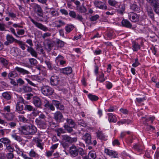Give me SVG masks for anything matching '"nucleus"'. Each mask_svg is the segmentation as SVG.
Returning <instances> with one entry per match:
<instances>
[{
  "label": "nucleus",
  "instance_id": "32",
  "mask_svg": "<svg viewBox=\"0 0 159 159\" xmlns=\"http://www.w3.org/2000/svg\"><path fill=\"white\" fill-rule=\"evenodd\" d=\"M132 121L131 120L129 119H124L120 120L117 122V123L120 125V124H124L128 125L132 123Z\"/></svg>",
  "mask_w": 159,
  "mask_h": 159
},
{
  "label": "nucleus",
  "instance_id": "41",
  "mask_svg": "<svg viewBox=\"0 0 159 159\" xmlns=\"http://www.w3.org/2000/svg\"><path fill=\"white\" fill-rule=\"evenodd\" d=\"M64 42L59 39H58L56 41V44L57 46L59 48H62L64 46Z\"/></svg>",
  "mask_w": 159,
  "mask_h": 159
},
{
  "label": "nucleus",
  "instance_id": "11",
  "mask_svg": "<svg viewBox=\"0 0 159 159\" xmlns=\"http://www.w3.org/2000/svg\"><path fill=\"white\" fill-rule=\"evenodd\" d=\"M6 39L7 40L4 42V44L7 46L12 43L14 42L16 43L17 40L15 39L12 35L9 34L7 35Z\"/></svg>",
  "mask_w": 159,
  "mask_h": 159
},
{
  "label": "nucleus",
  "instance_id": "31",
  "mask_svg": "<svg viewBox=\"0 0 159 159\" xmlns=\"http://www.w3.org/2000/svg\"><path fill=\"white\" fill-rule=\"evenodd\" d=\"M16 43H17L19 47L23 50H24L25 49L26 46L27 48L28 46L25 44V42L22 41H20L17 40V41H16Z\"/></svg>",
  "mask_w": 159,
  "mask_h": 159
},
{
  "label": "nucleus",
  "instance_id": "40",
  "mask_svg": "<svg viewBox=\"0 0 159 159\" xmlns=\"http://www.w3.org/2000/svg\"><path fill=\"white\" fill-rule=\"evenodd\" d=\"M11 136L12 138L19 142H21L22 141L21 138L20 136L17 135L16 133H14L12 134Z\"/></svg>",
  "mask_w": 159,
  "mask_h": 159
},
{
  "label": "nucleus",
  "instance_id": "37",
  "mask_svg": "<svg viewBox=\"0 0 159 159\" xmlns=\"http://www.w3.org/2000/svg\"><path fill=\"white\" fill-rule=\"evenodd\" d=\"M88 157L89 159H95L96 157L95 152L90 151L88 154Z\"/></svg>",
  "mask_w": 159,
  "mask_h": 159
},
{
  "label": "nucleus",
  "instance_id": "4",
  "mask_svg": "<svg viewBox=\"0 0 159 159\" xmlns=\"http://www.w3.org/2000/svg\"><path fill=\"white\" fill-rule=\"evenodd\" d=\"M42 93L45 96L52 95L53 93V90L48 85H43L41 87Z\"/></svg>",
  "mask_w": 159,
  "mask_h": 159
},
{
  "label": "nucleus",
  "instance_id": "33",
  "mask_svg": "<svg viewBox=\"0 0 159 159\" xmlns=\"http://www.w3.org/2000/svg\"><path fill=\"white\" fill-rule=\"evenodd\" d=\"M74 26L71 24H67L65 27L66 33L70 32L74 29Z\"/></svg>",
  "mask_w": 159,
  "mask_h": 159
},
{
  "label": "nucleus",
  "instance_id": "49",
  "mask_svg": "<svg viewBox=\"0 0 159 159\" xmlns=\"http://www.w3.org/2000/svg\"><path fill=\"white\" fill-rule=\"evenodd\" d=\"M29 61L31 65L36 66L38 63L37 61L34 58H31L29 59Z\"/></svg>",
  "mask_w": 159,
  "mask_h": 159
},
{
  "label": "nucleus",
  "instance_id": "61",
  "mask_svg": "<svg viewBox=\"0 0 159 159\" xmlns=\"http://www.w3.org/2000/svg\"><path fill=\"white\" fill-rule=\"evenodd\" d=\"M25 79L27 81L28 84H29L30 85H31L34 87L36 86V84H35L32 82L31 80H30L27 78H25Z\"/></svg>",
  "mask_w": 159,
  "mask_h": 159
},
{
  "label": "nucleus",
  "instance_id": "64",
  "mask_svg": "<svg viewBox=\"0 0 159 159\" xmlns=\"http://www.w3.org/2000/svg\"><path fill=\"white\" fill-rule=\"evenodd\" d=\"M106 83H107L106 85L107 88L108 89H111L112 87V84L111 82L108 81L106 82Z\"/></svg>",
  "mask_w": 159,
  "mask_h": 159
},
{
  "label": "nucleus",
  "instance_id": "44",
  "mask_svg": "<svg viewBox=\"0 0 159 159\" xmlns=\"http://www.w3.org/2000/svg\"><path fill=\"white\" fill-rule=\"evenodd\" d=\"M0 62H1L4 66L7 68L8 64V61L6 59L1 58H0Z\"/></svg>",
  "mask_w": 159,
  "mask_h": 159
},
{
  "label": "nucleus",
  "instance_id": "20",
  "mask_svg": "<svg viewBox=\"0 0 159 159\" xmlns=\"http://www.w3.org/2000/svg\"><path fill=\"white\" fill-rule=\"evenodd\" d=\"M96 134L97 137L100 139L104 141L107 140V136L104 135L102 131L98 130Z\"/></svg>",
  "mask_w": 159,
  "mask_h": 159
},
{
  "label": "nucleus",
  "instance_id": "50",
  "mask_svg": "<svg viewBox=\"0 0 159 159\" xmlns=\"http://www.w3.org/2000/svg\"><path fill=\"white\" fill-rule=\"evenodd\" d=\"M108 3L111 6L115 7L116 5L117 4L118 2L115 0H109Z\"/></svg>",
  "mask_w": 159,
  "mask_h": 159
},
{
  "label": "nucleus",
  "instance_id": "39",
  "mask_svg": "<svg viewBox=\"0 0 159 159\" xmlns=\"http://www.w3.org/2000/svg\"><path fill=\"white\" fill-rule=\"evenodd\" d=\"M130 9L133 11H139L140 10L139 6L135 4H132L130 5Z\"/></svg>",
  "mask_w": 159,
  "mask_h": 159
},
{
  "label": "nucleus",
  "instance_id": "18",
  "mask_svg": "<svg viewBox=\"0 0 159 159\" xmlns=\"http://www.w3.org/2000/svg\"><path fill=\"white\" fill-rule=\"evenodd\" d=\"M10 52L12 55L16 57L20 54V50L17 47H14L11 48Z\"/></svg>",
  "mask_w": 159,
  "mask_h": 159
},
{
  "label": "nucleus",
  "instance_id": "62",
  "mask_svg": "<svg viewBox=\"0 0 159 159\" xmlns=\"http://www.w3.org/2000/svg\"><path fill=\"white\" fill-rule=\"evenodd\" d=\"M53 152L54 151L52 150L50 151H47L45 152V155L48 157H50L52 156Z\"/></svg>",
  "mask_w": 159,
  "mask_h": 159
},
{
  "label": "nucleus",
  "instance_id": "16",
  "mask_svg": "<svg viewBox=\"0 0 159 159\" xmlns=\"http://www.w3.org/2000/svg\"><path fill=\"white\" fill-rule=\"evenodd\" d=\"M63 138L64 140L69 143L76 142L77 140V138H71L66 135H63Z\"/></svg>",
  "mask_w": 159,
  "mask_h": 159
},
{
  "label": "nucleus",
  "instance_id": "56",
  "mask_svg": "<svg viewBox=\"0 0 159 159\" xmlns=\"http://www.w3.org/2000/svg\"><path fill=\"white\" fill-rule=\"evenodd\" d=\"M6 147V149L10 152H12L14 150V148L11 146L10 143L7 144Z\"/></svg>",
  "mask_w": 159,
  "mask_h": 159
},
{
  "label": "nucleus",
  "instance_id": "35",
  "mask_svg": "<svg viewBox=\"0 0 159 159\" xmlns=\"http://www.w3.org/2000/svg\"><path fill=\"white\" fill-rule=\"evenodd\" d=\"M29 155L30 157L39 158V155L33 150L31 149L29 153Z\"/></svg>",
  "mask_w": 159,
  "mask_h": 159
},
{
  "label": "nucleus",
  "instance_id": "57",
  "mask_svg": "<svg viewBox=\"0 0 159 159\" xmlns=\"http://www.w3.org/2000/svg\"><path fill=\"white\" fill-rule=\"evenodd\" d=\"M99 15L96 14L94 16H91L90 18V20L91 21H96L99 18Z\"/></svg>",
  "mask_w": 159,
  "mask_h": 159
},
{
  "label": "nucleus",
  "instance_id": "51",
  "mask_svg": "<svg viewBox=\"0 0 159 159\" xmlns=\"http://www.w3.org/2000/svg\"><path fill=\"white\" fill-rule=\"evenodd\" d=\"M147 99L146 97H144L142 98H136L135 101V102H137L139 103H140L144 100H146Z\"/></svg>",
  "mask_w": 159,
  "mask_h": 159
},
{
  "label": "nucleus",
  "instance_id": "22",
  "mask_svg": "<svg viewBox=\"0 0 159 159\" xmlns=\"http://www.w3.org/2000/svg\"><path fill=\"white\" fill-rule=\"evenodd\" d=\"M133 148L134 150L139 152H141L143 149L142 144L138 143L133 144Z\"/></svg>",
  "mask_w": 159,
  "mask_h": 159
},
{
  "label": "nucleus",
  "instance_id": "27",
  "mask_svg": "<svg viewBox=\"0 0 159 159\" xmlns=\"http://www.w3.org/2000/svg\"><path fill=\"white\" fill-rule=\"evenodd\" d=\"M106 79L104 77V74L102 71L98 75L97 77L96 80L99 81L101 83L105 81Z\"/></svg>",
  "mask_w": 159,
  "mask_h": 159
},
{
  "label": "nucleus",
  "instance_id": "9",
  "mask_svg": "<svg viewBox=\"0 0 159 159\" xmlns=\"http://www.w3.org/2000/svg\"><path fill=\"white\" fill-rule=\"evenodd\" d=\"M23 104H25V100L22 97H20L16 105V111L19 112L22 111L24 108Z\"/></svg>",
  "mask_w": 159,
  "mask_h": 159
},
{
  "label": "nucleus",
  "instance_id": "63",
  "mask_svg": "<svg viewBox=\"0 0 159 159\" xmlns=\"http://www.w3.org/2000/svg\"><path fill=\"white\" fill-rule=\"evenodd\" d=\"M120 111L123 114L126 115L128 113V111L125 108H121L120 109Z\"/></svg>",
  "mask_w": 159,
  "mask_h": 159
},
{
  "label": "nucleus",
  "instance_id": "60",
  "mask_svg": "<svg viewBox=\"0 0 159 159\" xmlns=\"http://www.w3.org/2000/svg\"><path fill=\"white\" fill-rule=\"evenodd\" d=\"M9 30L14 35L16 36V37L19 38L20 37L19 36H18V35L17 34L14 28L12 27L10 28Z\"/></svg>",
  "mask_w": 159,
  "mask_h": 159
},
{
  "label": "nucleus",
  "instance_id": "17",
  "mask_svg": "<svg viewBox=\"0 0 159 159\" xmlns=\"http://www.w3.org/2000/svg\"><path fill=\"white\" fill-rule=\"evenodd\" d=\"M33 103L36 107L41 108L42 102L39 97H35L34 98Z\"/></svg>",
  "mask_w": 159,
  "mask_h": 159
},
{
  "label": "nucleus",
  "instance_id": "30",
  "mask_svg": "<svg viewBox=\"0 0 159 159\" xmlns=\"http://www.w3.org/2000/svg\"><path fill=\"white\" fill-rule=\"evenodd\" d=\"M15 70L23 75L28 74L29 73L28 70L18 66L15 67Z\"/></svg>",
  "mask_w": 159,
  "mask_h": 159
},
{
  "label": "nucleus",
  "instance_id": "5",
  "mask_svg": "<svg viewBox=\"0 0 159 159\" xmlns=\"http://www.w3.org/2000/svg\"><path fill=\"white\" fill-rule=\"evenodd\" d=\"M33 8L34 11L37 15L40 17H43V11L41 7L36 3H32L30 5Z\"/></svg>",
  "mask_w": 159,
  "mask_h": 159
},
{
  "label": "nucleus",
  "instance_id": "14",
  "mask_svg": "<svg viewBox=\"0 0 159 159\" xmlns=\"http://www.w3.org/2000/svg\"><path fill=\"white\" fill-rule=\"evenodd\" d=\"M50 82L51 85L53 86H57L59 83V78L57 75H52L50 79Z\"/></svg>",
  "mask_w": 159,
  "mask_h": 159
},
{
  "label": "nucleus",
  "instance_id": "19",
  "mask_svg": "<svg viewBox=\"0 0 159 159\" xmlns=\"http://www.w3.org/2000/svg\"><path fill=\"white\" fill-rule=\"evenodd\" d=\"M54 118L55 120L58 122H60L63 118L62 113L59 111H57L54 113Z\"/></svg>",
  "mask_w": 159,
  "mask_h": 159
},
{
  "label": "nucleus",
  "instance_id": "36",
  "mask_svg": "<svg viewBox=\"0 0 159 159\" xmlns=\"http://www.w3.org/2000/svg\"><path fill=\"white\" fill-rule=\"evenodd\" d=\"M68 124L70 125L73 128H75V123L73 120L71 119L67 118L66 120Z\"/></svg>",
  "mask_w": 159,
  "mask_h": 159
},
{
  "label": "nucleus",
  "instance_id": "52",
  "mask_svg": "<svg viewBox=\"0 0 159 159\" xmlns=\"http://www.w3.org/2000/svg\"><path fill=\"white\" fill-rule=\"evenodd\" d=\"M45 63L47 65L48 68L51 70H52L53 69L52 64L49 61H45Z\"/></svg>",
  "mask_w": 159,
  "mask_h": 159
},
{
  "label": "nucleus",
  "instance_id": "10",
  "mask_svg": "<svg viewBox=\"0 0 159 159\" xmlns=\"http://www.w3.org/2000/svg\"><path fill=\"white\" fill-rule=\"evenodd\" d=\"M56 63L62 66H66V60L63 56L59 55L55 58Z\"/></svg>",
  "mask_w": 159,
  "mask_h": 159
},
{
  "label": "nucleus",
  "instance_id": "45",
  "mask_svg": "<svg viewBox=\"0 0 159 159\" xmlns=\"http://www.w3.org/2000/svg\"><path fill=\"white\" fill-rule=\"evenodd\" d=\"M2 97L5 99L7 100H10L11 97L10 94L7 92H4L2 94Z\"/></svg>",
  "mask_w": 159,
  "mask_h": 159
},
{
  "label": "nucleus",
  "instance_id": "34",
  "mask_svg": "<svg viewBox=\"0 0 159 159\" xmlns=\"http://www.w3.org/2000/svg\"><path fill=\"white\" fill-rule=\"evenodd\" d=\"M88 97L89 99L92 101H97L99 98L97 96L93 95L91 94H88Z\"/></svg>",
  "mask_w": 159,
  "mask_h": 159
},
{
  "label": "nucleus",
  "instance_id": "8",
  "mask_svg": "<svg viewBox=\"0 0 159 159\" xmlns=\"http://www.w3.org/2000/svg\"><path fill=\"white\" fill-rule=\"evenodd\" d=\"M105 153L112 158H117L119 157L118 153L116 151L111 150L108 148H105Z\"/></svg>",
  "mask_w": 159,
  "mask_h": 159
},
{
  "label": "nucleus",
  "instance_id": "15",
  "mask_svg": "<svg viewBox=\"0 0 159 159\" xmlns=\"http://www.w3.org/2000/svg\"><path fill=\"white\" fill-rule=\"evenodd\" d=\"M60 70L61 73L65 75H68L71 74L72 71V70L71 67H68L63 68L60 69Z\"/></svg>",
  "mask_w": 159,
  "mask_h": 159
},
{
  "label": "nucleus",
  "instance_id": "24",
  "mask_svg": "<svg viewBox=\"0 0 159 159\" xmlns=\"http://www.w3.org/2000/svg\"><path fill=\"white\" fill-rule=\"evenodd\" d=\"M108 120L110 122L116 123L117 121L115 115L111 113L107 114Z\"/></svg>",
  "mask_w": 159,
  "mask_h": 159
},
{
  "label": "nucleus",
  "instance_id": "46",
  "mask_svg": "<svg viewBox=\"0 0 159 159\" xmlns=\"http://www.w3.org/2000/svg\"><path fill=\"white\" fill-rule=\"evenodd\" d=\"M16 73L15 71L10 72L8 74V77L9 79L14 78L16 76Z\"/></svg>",
  "mask_w": 159,
  "mask_h": 159
},
{
  "label": "nucleus",
  "instance_id": "58",
  "mask_svg": "<svg viewBox=\"0 0 159 159\" xmlns=\"http://www.w3.org/2000/svg\"><path fill=\"white\" fill-rule=\"evenodd\" d=\"M139 64L140 63L139 62L138 59V58H136L135 60V62L132 64V66L134 67H136L138 66Z\"/></svg>",
  "mask_w": 159,
  "mask_h": 159
},
{
  "label": "nucleus",
  "instance_id": "12",
  "mask_svg": "<svg viewBox=\"0 0 159 159\" xmlns=\"http://www.w3.org/2000/svg\"><path fill=\"white\" fill-rule=\"evenodd\" d=\"M128 16L129 19L132 22H138L139 20V15L135 13L130 12L128 13Z\"/></svg>",
  "mask_w": 159,
  "mask_h": 159
},
{
  "label": "nucleus",
  "instance_id": "26",
  "mask_svg": "<svg viewBox=\"0 0 159 159\" xmlns=\"http://www.w3.org/2000/svg\"><path fill=\"white\" fill-rule=\"evenodd\" d=\"M4 116L7 120L11 121L13 120L15 116L13 113H6L4 115Z\"/></svg>",
  "mask_w": 159,
  "mask_h": 159
},
{
  "label": "nucleus",
  "instance_id": "48",
  "mask_svg": "<svg viewBox=\"0 0 159 159\" xmlns=\"http://www.w3.org/2000/svg\"><path fill=\"white\" fill-rule=\"evenodd\" d=\"M64 127L65 129L69 133H71L73 131V129H72L73 127H72L71 126H70L68 125H64Z\"/></svg>",
  "mask_w": 159,
  "mask_h": 159
},
{
  "label": "nucleus",
  "instance_id": "13",
  "mask_svg": "<svg viewBox=\"0 0 159 159\" xmlns=\"http://www.w3.org/2000/svg\"><path fill=\"white\" fill-rule=\"evenodd\" d=\"M94 4L96 8L101 9L105 10L107 8L105 3L104 2L100 1H95L94 2Z\"/></svg>",
  "mask_w": 159,
  "mask_h": 159
},
{
  "label": "nucleus",
  "instance_id": "1",
  "mask_svg": "<svg viewBox=\"0 0 159 159\" xmlns=\"http://www.w3.org/2000/svg\"><path fill=\"white\" fill-rule=\"evenodd\" d=\"M20 130L25 135H33L36 132L37 129L35 126L31 125L21 126Z\"/></svg>",
  "mask_w": 159,
  "mask_h": 159
},
{
  "label": "nucleus",
  "instance_id": "55",
  "mask_svg": "<svg viewBox=\"0 0 159 159\" xmlns=\"http://www.w3.org/2000/svg\"><path fill=\"white\" fill-rule=\"evenodd\" d=\"M78 123L79 125L83 127H85L87 125L86 123L83 120H78Z\"/></svg>",
  "mask_w": 159,
  "mask_h": 159
},
{
  "label": "nucleus",
  "instance_id": "53",
  "mask_svg": "<svg viewBox=\"0 0 159 159\" xmlns=\"http://www.w3.org/2000/svg\"><path fill=\"white\" fill-rule=\"evenodd\" d=\"M33 141L36 143V145L42 142V139L38 137H35L34 138Z\"/></svg>",
  "mask_w": 159,
  "mask_h": 159
},
{
  "label": "nucleus",
  "instance_id": "25",
  "mask_svg": "<svg viewBox=\"0 0 159 159\" xmlns=\"http://www.w3.org/2000/svg\"><path fill=\"white\" fill-rule=\"evenodd\" d=\"M125 7L124 4H120L119 6V8L117 9V11L121 15H123L125 12Z\"/></svg>",
  "mask_w": 159,
  "mask_h": 159
},
{
  "label": "nucleus",
  "instance_id": "43",
  "mask_svg": "<svg viewBox=\"0 0 159 159\" xmlns=\"http://www.w3.org/2000/svg\"><path fill=\"white\" fill-rule=\"evenodd\" d=\"M31 79L32 80L34 81H36L38 82H40L42 80L40 77L37 75L32 76Z\"/></svg>",
  "mask_w": 159,
  "mask_h": 159
},
{
  "label": "nucleus",
  "instance_id": "28",
  "mask_svg": "<svg viewBox=\"0 0 159 159\" xmlns=\"http://www.w3.org/2000/svg\"><path fill=\"white\" fill-rule=\"evenodd\" d=\"M154 7V9L157 13H159V3L156 0H153V2L151 3Z\"/></svg>",
  "mask_w": 159,
  "mask_h": 159
},
{
  "label": "nucleus",
  "instance_id": "59",
  "mask_svg": "<svg viewBox=\"0 0 159 159\" xmlns=\"http://www.w3.org/2000/svg\"><path fill=\"white\" fill-rule=\"evenodd\" d=\"M20 2H23L25 4H30V1L32 2H34V0H19Z\"/></svg>",
  "mask_w": 159,
  "mask_h": 159
},
{
  "label": "nucleus",
  "instance_id": "29",
  "mask_svg": "<svg viewBox=\"0 0 159 159\" xmlns=\"http://www.w3.org/2000/svg\"><path fill=\"white\" fill-rule=\"evenodd\" d=\"M27 51L29 52L32 56L37 57V54L35 50L31 47L28 46Z\"/></svg>",
  "mask_w": 159,
  "mask_h": 159
},
{
  "label": "nucleus",
  "instance_id": "2",
  "mask_svg": "<svg viewBox=\"0 0 159 159\" xmlns=\"http://www.w3.org/2000/svg\"><path fill=\"white\" fill-rule=\"evenodd\" d=\"M69 152L70 154L73 157H75L77 156L78 153L81 156L84 154L83 149L78 146H76L75 145H72L70 148Z\"/></svg>",
  "mask_w": 159,
  "mask_h": 159
},
{
  "label": "nucleus",
  "instance_id": "38",
  "mask_svg": "<svg viewBox=\"0 0 159 159\" xmlns=\"http://www.w3.org/2000/svg\"><path fill=\"white\" fill-rule=\"evenodd\" d=\"M24 109L25 110H27L30 111L34 110V108L32 106L30 105L25 104H25Z\"/></svg>",
  "mask_w": 159,
  "mask_h": 159
},
{
  "label": "nucleus",
  "instance_id": "23",
  "mask_svg": "<svg viewBox=\"0 0 159 159\" xmlns=\"http://www.w3.org/2000/svg\"><path fill=\"white\" fill-rule=\"evenodd\" d=\"M121 24L123 26L129 28L132 27V25L128 20L123 19L121 21Z\"/></svg>",
  "mask_w": 159,
  "mask_h": 159
},
{
  "label": "nucleus",
  "instance_id": "7",
  "mask_svg": "<svg viewBox=\"0 0 159 159\" xmlns=\"http://www.w3.org/2000/svg\"><path fill=\"white\" fill-rule=\"evenodd\" d=\"M29 18H30V20L36 27L44 31H47L49 30L48 28L46 26L41 23H38L36 21H35L31 17H29Z\"/></svg>",
  "mask_w": 159,
  "mask_h": 159
},
{
  "label": "nucleus",
  "instance_id": "42",
  "mask_svg": "<svg viewBox=\"0 0 159 159\" xmlns=\"http://www.w3.org/2000/svg\"><path fill=\"white\" fill-rule=\"evenodd\" d=\"M0 142L5 144H7L11 143V141L7 138H3L0 139Z\"/></svg>",
  "mask_w": 159,
  "mask_h": 159
},
{
  "label": "nucleus",
  "instance_id": "54",
  "mask_svg": "<svg viewBox=\"0 0 159 159\" xmlns=\"http://www.w3.org/2000/svg\"><path fill=\"white\" fill-rule=\"evenodd\" d=\"M16 33L18 36L23 35L25 33V30L24 29H18Z\"/></svg>",
  "mask_w": 159,
  "mask_h": 159
},
{
  "label": "nucleus",
  "instance_id": "3",
  "mask_svg": "<svg viewBox=\"0 0 159 159\" xmlns=\"http://www.w3.org/2000/svg\"><path fill=\"white\" fill-rule=\"evenodd\" d=\"M132 49L134 52H137L141 47L143 46V42L142 40L140 39L134 41L132 43Z\"/></svg>",
  "mask_w": 159,
  "mask_h": 159
},
{
  "label": "nucleus",
  "instance_id": "6",
  "mask_svg": "<svg viewBox=\"0 0 159 159\" xmlns=\"http://www.w3.org/2000/svg\"><path fill=\"white\" fill-rule=\"evenodd\" d=\"M45 118V115L41 112L39 116V118L35 119V122L39 127L43 128L45 123L43 121L41 120V119H44Z\"/></svg>",
  "mask_w": 159,
  "mask_h": 159
},
{
  "label": "nucleus",
  "instance_id": "21",
  "mask_svg": "<svg viewBox=\"0 0 159 159\" xmlns=\"http://www.w3.org/2000/svg\"><path fill=\"white\" fill-rule=\"evenodd\" d=\"M85 143L88 144H92L91 141V137L90 134L88 133H86L82 137Z\"/></svg>",
  "mask_w": 159,
  "mask_h": 159
},
{
  "label": "nucleus",
  "instance_id": "47",
  "mask_svg": "<svg viewBox=\"0 0 159 159\" xmlns=\"http://www.w3.org/2000/svg\"><path fill=\"white\" fill-rule=\"evenodd\" d=\"M31 90V88L28 86H24L22 88V91L25 93L30 92Z\"/></svg>",
  "mask_w": 159,
  "mask_h": 159
}]
</instances>
